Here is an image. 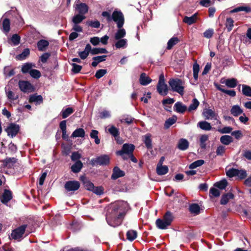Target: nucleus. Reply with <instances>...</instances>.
Returning a JSON list of instances; mask_svg holds the SVG:
<instances>
[{
  "label": "nucleus",
  "mask_w": 251,
  "mask_h": 251,
  "mask_svg": "<svg viewBox=\"0 0 251 251\" xmlns=\"http://www.w3.org/2000/svg\"><path fill=\"white\" fill-rule=\"evenodd\" d=\"M101 16L106 18L107 23H110L112 21L116 23L118 22V25H120L122 19L124 17L121 11L117 10L114 11L112 15L108 11H103L101 13Z\"/></svg>",
  "instance_id": "obj_2"
},
{
  "label": "nucleus",
  "mask_w": 251,
  "mask_h": 251,
  "mask_svg": "<svg viewBox=\"0 0 251 251\" xmlns=\"http://www.w3.org/2000/svg\"><path fill=\"white\" fill-rule=\"evenodd\" d=\"M204 207L202 205H190L189 209L191 214L197 215L204 210Z\"/></svg>",
  "instance_id": "obj_17"
},
{
  "label": "nucleus",
  "mask_w": 251,
  "mask_h": 251,
  "mask_svg": "<svg viewBox=\"0 0 251 251\" xmlns=\"http://www.w3.org/2000/svg\"><path fill=\"white\" fill-rule=\"evenodd\" d=\"M177 117L176 115L173 116L171 118L168 119L165 122L164 128L167 129L174 124L177 120Z\"/></svg>",
  "instance_id": "obj_33"
},
{
  "label": "nucleus",
  "mask_w": 251,
  "mask_h": 251,
  "mask_svg": "<svg viewBox=\"0 0 251 251\" xmlns=\"http://www.w3.org/2000/svg\"><path fill=\"white\" fill-rule=\"evenodd\" d=\"M214 34V30L212 28H209L206 30L203 33V36L207 39L212 37Z\"/></svg>",
  "instance_id": "obj_61"
},
{
  "label": "nucleus",
  "mask_w": 251,
  "mask_h": 251,
  "mask_svg": "<svg viewBox=\"0 0 251 251\" xmlns=\"http://www.w3.org/2000/svg\"><path fill=\"white\" fill-rule=\"evenodd\" d=\"M74 112V109L71 107L63 109L61 112V115L63 119L67 118Z\"/></svg>",
  "instance_id": "obj_31"
},
{
  "label": "nucleus",
  "mask_w": 251,
  "mask_h": 251,
  "mask_svg": "<svg viewBox=\"0 0 251 251\" xmlns=\"http://www.w3.org/2000/svg\"><path fill=\"white\" fill-rule=\"evenodd\" d=\"M20 130V126L18 125L15 123H10L5 131L7 133L8 136H11L12 137L15 136Z\"/></svg>",
  "instance_id": "obj_10"
},
{
  "label": "nucleus",
  "mask_w": 251,
  "mask_h": 251,
  "mask_svg": "<svg viewBox=\"0 0 251 251\" xmlns=\"http://www.w3.org/2000/svg\"><path fill=\"white\" fill-rule=\"evenodd\" d=\"M26 227L27 225H24L13 230L11 234V238L15 240L21 238L25 232Z\"/></svg>",
  "instance_id": "obj_8"
},
{
  "label": "nucleus",
  "mask_w": 251,
  "mask_h": 251,
  "mask_svg": "<svg viewBox=\"0 0 251 251\" xmlns=\"http://www.w3.org/2000/svg\"><path fill=\"white\" fill-rule=\"evenodd\" d=\"M83 167V163L80 160L76 161L71 167V171L74 173H79Z\"/></svg>",
  "instance_id": "obj_24"
},
{
  "label": "nucleus",
  "mask_w": 251,
  "mask_h": 251,
  "mask_svg": "<svg viewBox=\"0 0 251 251\" xmlns=\"http://www.w3.org/2000/svg\"><path fill=\"white\" fill-rule=\"evenodd\" d=\"M2 27L3 31L5 33L8 32L10 30V21L8 19L5 18L2 22Z\"/></svg>",
  "instance_id": "obj_52"
},
{
  "label": "nucleus",
  "mask_w": 251,
  "mask_h": 251,
  "mask_svg": "<svg viewBox=\"0 0 251 251\" xmlns=\"http://www.w3.org/2000/svg\"><path fill=\"white\" fill-rule=\"evenodd\" d=\"M85 135V132L83 128H78L76 129L71 136L72 138L84 137Z\"/></svg>",
  "instance_id": "obj_28"
},
{
  "label": "nucleus",
  "mask_w": 251,
  "mask_h": 251,
  "mask_svg": "<svg viewBox=\"0 0 251 251\" xmlns=\"http://www.w3.org/2000/svg\"><path fill=\"white\" fill-rule=\"evenodd\" d=\"M81 157V154L78 151H74L72 152L71 156L72 161H76Z\"/></svg>",
  "instance_id": "obj_64"
},
{
  "label": "nucleus",
  "mask_w": 251,
  "mask_h": 251,
  "mask_svg": "<svg viewBox=\"0 0 251 251\" xmlns=\"http://www.w3.org/2000/svg\"><path fill=\"white\" fill-rule=\"evenodd\" d=\"M152 79L148 76L146 73H142L140 76L139 82L143 86H146L150 83Z\"/></svg>",
  "instance_id": "obj_20"
},
{
  "label": "nucleus",
  "mask_w": 251,
  "mask_h": 251,
  "mask_svg": "<svg viewBox=\"0 0 251 251\" xmlns=\"http://www.w3.org/2000/svg\"><path fill=\"white\" fill-rule=\"evenodd\" d=\"M30 54V50L28 48L25 49L22 52L17 55L16 58L18 60H23L27 57Z\"/></svg>",
  "instance_id": "obj_41"
},
{
  "label": "nucleus",
  "mask_w": 251,
  "mask_h": 251,
  "mask_svg": "<svg viewBox=\"0 0 251 251\" xmlns=\"http://www.w3.org/2000/svg\"><path fill=\"white\" fill-rule=\"evenodd\" d=\"M137 236V231L134 230H130L126 233L127 239L130 241L135 240Z\"/></svg>",
  "instance_id": "obj_45"
},
{
  "label": "nucleus",
  "mask_w": 251,
  "mask_h": 251,
  "mask_svg": "<svg viewBox=\"0 0 251 251\" xmlns=\"http://www.w3.org/2000/svg\"><path fill=\"white\" fill-rule=\"evenodd\" d=\"M135 148V147L133 144L125 143L123 145L121 150L116 151V154L121 156L124 160H127V157L125 155V154L129 155L133 153Z\"/></svg>",
  "instance_id": "obj_4"
},
{
  "label": "nucleus",
  "mask_w": 251,
  "mask_h": 251,
  "mask_svg": "<svg viewBox=\"0 0 251 251\" xmlns=\"http://www.w3.org/2000/svg\"><path fill=\"white\" fill-rule=\"evenodd\" d=\"M43 99L41 95L33 94L30 96L29 99V102H37L39 104L43 102Z\"/></svg>",
  "instance_id": "obj_36"
},
{
  "label": "nucleus",
  "mask_w": 251,
  "mask_h": 251,
  "mask_svg": "<svg viewBox=\"0 0 251 251\" xmlns=\"http://www.w3.org/2000/svg\"><path fill=\"white\" fill-rule=\"evenodd\" d=\"M91 191L98 195H101L103 193V188L101 186L95 187L94 186V189Z\"/></svg>",
  "instance_id": "obj_63"
},
{
  "label": "nucleus",
  "mask_w": 251,
  "mask_h": 251,
  "mask_svg": "<svg viewBox=\"0 0 251 251\" xmlns=\"http://www.w3.org/2000/svg\"><path fill=\"white\" fill-rule=\"evenodd\" d=\"M124 205H108L106 207V219L110 226L116 227L121 223V219L126 214V210Z\"/></svg>",
  "instance_id": "obj_1"
},
{
  "label": "nucleus",
  "mask_w": 251,
  "mask_h": 251,
  "mask_svg": "<svg viewBox=\"0 0 251 251\" xmlns=\"http://www.w3.org/2000/svg\"><path fill=\"white\" fill-rule=\"evenodd\" d=\"M87 24L89 26L96 28H99L100 25V22L98 20L89 21L87 22Z\"/></svg>",
  "instance_id": "obj_60"
},
{
  "label": "nucleus",
  "mask_w": 251,
  "mask_h": 251,
  "mask_svg": "<svg viewBox=\"0 0 251 251\" xmlns=\"http://www.w3.org/2000/svg\"><path fill=\"white\" fill-rule=\"evenodd\" d=\"M85 18L86 17L85 16L78 14L75 15L73 17L72 22L74 23V24H79L81 23Z\"/></svg>",
  "instance_id": "obj_43"
},
{
  "label": "nucleus",
  "mask_w": 251,
  "mask_h": 251,
  "mask_svg": "<svg viewBox=\"0 0 251 251\" xmlns=\"http://www.w3.org/2000/svg\"><path fill=\"white\" fill-rule=\"evenodd\" d=\"M33 66H35L34 65H33L32 63H26L23 65L21 71L23 74H29L30 71L32 70L31 68Z\"/></svg>",
  "instance_id": "obj_44"
},
{
  "label": "nucleus",
  "mask_w": 251,
  "mask_h": 251,
  "mask_svg": "<svg viewBox=\"0 0 251 251\" xmlns=\"http://www.w3.org/2000/svg\"><path fill=\"white\" fill-rule=\"evenodd\" d=\"M209 195H210V197L213 196L215 197H217L220 196V192L218 189H217L214 187H212L210 189Z\"/></svg>",
  "instance_id": "obj_58"
},
{
  "label": "nucleus",
  "mask_w": 251,
  "mask_h": 251,
  "mask_svg": "<svg viewBox=\"0 0 251 251\" xmlns=\"http://www.w3.org/2000/svg\"><path fill=\"white\" fill-rule=\"evenodd\" d=\"M37 48L39 51H43L46 50L49 45L48 41L45 39H41L37 42Z\"/></svg>",
  "instance_id": "obj_23"
},
{
  "label": "nucleus",
  "mask_w": 251,
  "mask_h": 251,
  "mask_svg": "<svg viewBox=\"0 0 251 251\" xmlns=\"http://www.w3.org/2000/svg\"><path fill=\"white\" fill-rule=\"evenodd\" d=\"M72 65L73 66V68L72 69V71L74 74H77V73H79L82 68V66L77 65L75 63H72Z\"/></svg>",
  "instance_id": "obj_59"
},
{
  "label": "nucleus",
  "mask_w": 251,
  "mask_h": 251,
  "mask_svg": "<svg viewBox=\"0 0 251 251\" xmlns=\"http://www.w3.org/2000/svg\"><path fill=\"white\" fill-rule=\"evenodd\" d=\"M225 83L226 85L229 88H235L237 86L238 81L235 78L226 79L225 82H221Z\"/></svg>",
  "instance_id": "obj_26"
},
{
  "label": "nucleus",
  "mask_w": 251,
  "mask_h": 251,
  "mask_svg": "<svg viewBox=\"0 0 251 251\" xmlns=\"http://www.w3.org/2000/svg\"><path fill=\"white\" fill-rule=\"evenodd\" d=\"M198 126L201 129L204 130H210L212 129L210 124L206 121H201L198 124Z\"/></svg>",
  "instance_id": "obj_32"
},
{
  "label": "nucleus",
  "mask_w": 251,
  "mask_h": 251,
  "mask_svg": "<svg viewBox=\"0 0 251 251\" xmlns=\"http://www.w3.org/2000/svg\"><path fill=\"white\" fill-rule=\"evenodd\" d=\"M199 104L200 102L197 99L195 98L193 99L192 103L190 104L188 108V111L191 112L193 110H196L199 106Z\"/></svg>",
  "instance_id": "obj_47"
},
{
  "label": "nucleus",
  "mask_w": 251,
  "mask_h": 251,
  "mask_svg": "<svg viewBox=\"0 0 251 251\" xmlns=\"http://www.w3.org/2000/svg\"><path fill=\"white\" fill-rule=\"evenodd\" d=\"M108 132L114 137L120 134L119 128L116 127L113 125H109L107 129Z\"/></svg>",
  "instance_id": "obj_39"
},
{
  "label": "nucleus",
  "mask_w": 251,
  "mask_h": 251,
  "mask_svg": "<svg viewBox=\"0 0 251 251\" xmlns=\"http://www.w3.org/2000/svg\"><path fill=\"white\" fill-rule=\"evenodd\" d=\"M186 200V198L184 196L181 195L179 194H176L174 198L173 202L174 203H184V201ZM187 204V202H185Z\"/></svg>",
  "instance_id": "obj_42"
},
{
  "label": "nucleus",
  "mask_w": 251,
  "mask_h": 251,
  "mask_svg": "<svg viewBox=\"0 0 251 251\" xmlns=\"http://www.w3.org/2000/svg\"><path fill=\"white\" fill-rule=\"evenodd\" d=\"M234 195L231 192H228L223 194L222 196L220 204H227L229 201L233 199Z\"/></svg>",
  "instance_id": "obj_22"
},
{
  "label": "nucleus",
  "mask_w": 251,
  "mask_h": 251,
  "mask_svg": "<svg viewBox=\"0 0 251 251\" xmlns=\"http://www.w3.org/2000/svg\"><path fill=\"white\" fill-rule=\"evenodd\" d=\"M127 44L126 39H120L115 43V47L117 49L123 48Z\"/></svg>",
  "instance_id": "obj_56"
},
{
  "label": "nucleus",
  "mask_w": 251,
  "mask_h": 251,
  "mask_svg": "<svg viewBox=\"0 0 251 251\" xmlns=\"http://www.w3.org/2000/svg\"><path fill=\"white\" fill-rule=\"evenodd\" d=\"M80 179L82 181L84 187L86 190L91 191V190L94 189V184L91 182L85 176H81Z\"/></svg>",
  "instance_id": "obj_15"
},
{
  "label": "nucleus",
  "mask_w": 251,
  "mask_h": 251,
  "mask_svg": "<svg viewBox=\"0 0 251 251\" xmlns=\"http://www.w3.org/2000/svg\"><path fill=\"white\" fill-rule=\"evenodd\" d=\"M168 167L166 165H157L156 173L159 176L166 174L168 172Z\"/></svg>",
  "instance_id": "obj_29"
},
{
  "label": "nucleus",
  "mask_w": 251,
  "mask_h": 251,
  "mask_svg": "<svg viewBox=\"0 0 251 251\" xmlns=\"http://www.w3.org/2000/svg\"><path fill=\"white\" fill-rule=\"evenodd\" d=\"M174 110L177 113L183 114L187 109V107L180 101L176 102L174 106Z\"/></svg>",
  "instance_id": "obj_18"
},
{
  "label": "nucleus",
  "mask_w": 251,
  "mask_h": 251,
  "mask_svg": "<svg viewBox=\"0 0 251 251\" xmlns=\"http://www.w3.org/2000/svg\"><path fill=\"white\" fill-rule=\"evenodd\" d=\"M125 176V172L121 170L118 166H115L113 169L112 174L111 175V178L112 180H116L119 177H123Z\"/></svg>",
  "instance_id": "obj_14"
},
{
  "label": "nucleus",
  "mask_w": 251,
  "mask_h": 251,
  "mask_svg": "<svg viewBox=\"0 0 251 251\" xmlns=\"http://www.w3.org/2000/svg\"><path fill=\"white\" fill-rule=\"evenodd\" d=\"M234 21L231 18H227L226 19V26L228 32H230L234 26Z\"/></svg>",
  "instance_id": "obj_53"
},
{
  "label": "nucleus",
  "mask_w": 251,
  "mask_h": 251,
  "mask_svg": "<svg viewBox=\"0 0 251 251\" xmlns=\"http://www.w3.org/2000/svg\"><path fill=\"white\" fill-rule=\"evenodd\" d=\"M108 51L105 48H95L92 49V54L96 55L100 53H107Z\"/></svg>",
  "instance_id": "obj_54"
},
{
  "label": "nucleus",
  "mask_w": 251,
  "mask_h": 251,
  "mask_svg": "<svg viewBox=\"0 0 251 251\" xmlns=\"http://www.w3.org/2000/svg\"><path fill=\"white\" fill-rule=\"evenodd\" d=\"M157 90L158 93L162 96H164L168 94V86L165 83L164 76L163 74L159 75V80L157 85Z\"/></svg>",
  "instance_id": "obj_6"
},
{
  "label": "nucleus",
  "mask_w": 251,
  "mask_h": 251,
  "mask_svg": "<svg viewBox=\"0 0 251 251\" xmlns=\"http://www.w3.org/2000/svg\"><path fill=\"white\" fill-rule=\"evenodd\" d=\"M174 216L173 214L170 211L166 212L163 217V220H164L165 222L169 225H171Z\"/></svg>",
  "instance_id": "obj_40"
},
{
  "label": "nucleus",
  "mask_w": 251,
  "mask_h": 251,
  "mask_svg": "<svg viewBox=\"0 0 251 251\" xmlns=\"http://www.w3.org/2000/svg\"><path fill=\"white\" fill-rule=\"evenodd\" d=\"M19 86L20 90L24 93L32 92L35 90L33 85L28 81L20 80Z\"/></svg>",
  "instance_id": "obj_7"
},
{
  "label": "nucleus",
  "mask_w": 251,
  "mask_h": 251,
  "mask_svg": "<svg viewBox=\"0 0 251 251\" xmlns=\"http://www.w3.org/2000/svg\"><path fill=\"white\" fill-rule=\"evenodd\" d=\"M220 142L224 145H228L233 142V138L230 135H223L220 138Z\"/></svg>",
  "instance_id": "obj_30"
},
{
  "label": "nucleus",
  "mask_w": 251,
  "mask_h": 251,
  "mask_svg": "<svg viewBox=\"0 0 251 251\" xmlns=\"http://www.w3.org/2000/svg\"><path fill=\"white\" fill-rule=\"evenodd\" d=\"M144 137V143L146 147L149 150H151L153 147L152 140L151 139V135L150 133H147Z\"/></svg>",
  "instance_id": "obj_25"
},
{
  "label": "nucleus",
  "mask_w": 251,
  "mask_h": 251,
  "mask_svg": "<svg viewBox=\"0 0 251 251\" xmlns=\"http://www.w3.org/2000/svg\"><path fill=\"white\" fill-rule=\"evenodd\" d=\"M110 163V157L107 154H103L95 158H92L90 161V164L93 166H106Z\"/></svg>",
  "instance_id": "obj_5"
},
{
  "label": "nucleus",
  "mask_w": 251,
  "mask_h": 251,
  "mask_svg": "<svg viewBox=\"0 0 251 251\" xmlns=\"http://www.w3.org/2000/svg\"><path fill=\"white\" fill-rule=\"evenodd\" d=\"M80 187V183L76 180H69L66 181L64 188L67 192L75 191Z\"/></svg>",
  "instance_id": "obj_9"
},
{
  "label": "nucleus",
  "mask_w": 251,
  "mask_h": 251,
  "mask_svg": "<svg viewBox=\"0 0 251 251\" xmlns=\"http://www.w3.org/2000/svg\"><path fill=\"white\" fill-rule=\"evenodd\" d=\"M198 13H196L191 17L185 16L183 19V22L189 25H191L197 22Z\"/></svg>",
  "instance_id": "obj_21"
},
{
  "label": "nucleus",
  "mask_w": 251,
  "mask_h": 251,
  "mask_svg": "<svg viewBox=\"0 0 251 251\" xmlns=\"http://www.w3.org/2000/svg\"><path fill=\"white\" fill-rule=\"evenodd\" d=\"M240 11H245L247 13L251 12V8L249 6H239L230 11V13H234Z\"/></svg>",
  "instance_id": "obj_37"
},
{
  "label": "nucleus",
  "mask_w": 251,
  "mask_h": 251,
  "mask_svg": "<svg viewBox=\"0 0 251 251\" xmlns=\"http://www.w3.org/2000/svg\"><path fill=\"white\" fill-rule=\"evenodd\" d=\"M169 84L173 91L177 92L181 95L184 94V82L179 78H172L169 81Z\"/></svg>",
  "instance_id": "obj_3"
},
{
  "label": "nucleus",
  "mask_w": 251,
  "mask_h": 251,
  "mask_svg": "<svg viewBox=\"0 0 251 251\" xmlns=\"http://www.w3.org/2000/svg\"><path fill=\"white\" fill-rule=\"evenodd\" d=\"M29 74L32 77L35 79H38L41 76L40 72L36 69H32V70L30 71Z\"/></svg>",
  "instance_id": "obj_55"
},
{
  "label": "nucleus",
  "mask_w": 251,
  "mask_h": 251,
  "mask_svg": "<svg viewBox=\"0 0 251 251\" xmlns=\"http://www.w3.org/2000/svg\"><path fill=\"white\" fill-rule=\"evenodd\" d=\"M204 163V161L202 159L198 160L191 163L189 168L190 169H195L198 167L201 166Z\"/></svg>",
  "instance_id": "obj_51"
},
{
  "label": "nucleus",
  "mask_w": 251,
  "mask_h": 251,
  "mask_svg": "<svg viewBox=\"0 0 251 251\" xmlns=\"http://www.w3.org/2000/svg\"><path fill=\"white\" fill-rule=\"evenodd\" d=\"M238 169L233 168H230L226 171V176L230 178L236 176L238 175Z\"/></svg>",
  "instance_id": "obj_50"
},
{
  "label": "nucleus",
  "mask_w": 251,
  "mask_h": 251,
  "mask_svg": "<svg viewBox=\"0 0 251 251\" xmlns=\"http://www.w3.org/2000/svg\"><path fill=\"white\" fill-rule=\"evenodd\" d=\"M227 181L224 179L214 184V186L221 190L225 189L227 185Z\"/></svg>",
  "instance_id": "obj_46"
},
{
  "label": "nucleus",
  "mask_w": 251,
  "mask_h": 251,
  "mask_svg": "<svg viewBox=\"0 0 251 251\" xmlns=\"http://www.w3.org/2000/svg\"><path fill=\"white\" fill-rule=\"evenodd\" d=\"M20 36L17 34H13L11 38L12 42L15 45H17L20 43Z\"/></svg>",
  "instance_id": "obj_62"
},
{
  "label": "nucleus",
  "mask_w": 251,
  "mask_h": 251,
  "mask_svg": "<svg viewBox=\"0 0 251 251\" xmlns=\"http://www.w3.org/2000/svg\"><path fill=\"white\" fill-rule=\"evenodd\" d=\"M121 23L120 25H118V22H117L116 24H117V26L118 28V30L116 32L115 34V39L116 40H119L122 39L124 37L126 34V30L124 28H123V26L125 23V18L124 17L122 19Z\"/></svg>",
  "instance_id": "obj_11"
},
{
  "label": "nucleus",
  "mask_w": 251,
  "mask_h": 251,
  "mask_svg": "<svg viewBox=\"0 0 251 251\" xmlns=\"http://www.w3.org/2000/svg\"><path fill=\"white\" fill-rule=\"evenodd\" d=\"M12 199V193L10 190L4 189V191L0 197L1 202L3 204H6Z\"/></svg>",
  "instance_id": "obj_12"
},
{
  "label": "nucleus",
  "mask_w": 251,
  "mask_h": 251,
  "mask_svg": "<svg viewBox=\"0 0 251 251\" xmlns=\"http://www.w3.org/2000/svg\"><path fill=\"white\" fill-rule=\"evenodd\" d=\"M1 162L3 167L12 168L17 162V159L15 157H6L5 159L2 160Z\"/></svg>",
  "instance_id": "obj_13"
},
{
  "label": "nucleus",
  "mask_w": 251,
  "mask_h": 251,
  "mask_svg": "<svg viewBox=\"0 0 251 251\" xmlns=\"http://www.w3.org/2000/svg\"><path fill=\"white\" fill-rule=\"evenodd\" d=\"M99 131L97 130L93 129L90 133V137L95 139V142L96 144L98 145L100 143V139L98 137Z\"/></svg>",
  "instance_id": "obj_49"
},
{
  "label": "nucleus",
  "mask_w": 251,
  "mask_h": 251,
  "mask_svg": "<svg viewBox=\"0 0 251 251\" xmlns=\"http://www.w3.org/2000/svg\"><path fill=\"white\" fill-rule=\"evenodd\" d=\"M202 114L207 120L212 119L216 116L215 112L210 109H205Z\"/></svg>",
  "instance_id": "obj_34"
},
{
  "label": "nucleus",
  "mask_w": 251,
  "mask_h": 251,
  "mask_svg": "<svg viewBox=\"0 0 251 251\" xmlns=\"http://www.w3.org/2000/svg\"><path fill=\"white\" fill-rule=\"evenodd\" d=\"M156 226L159 228L161 229H166L168 226L170 225L168 224H167L165 221L162 219H157L156 220Z\"/></svg>",
  "instance_id": "obj_35"
},
{
  "label": "nucleus",
  "mask_w": 251,
  "mask_h": 251,
  "mask_svg": "<svg viewBox=\"0 0 251 251\" xmlns=\"http://www.w3.org/2000/svg\"><path fill=\"white\" fill-rule=\"evenodd\" d=\"M189 143L186 139L181 138L179 140L177 148L181 151H185L188 149Z\"/></svg>",
  "instance_id": "obj_19"
},
{
  "label": "nucleus",
  "mask_w": 251,
  "mask_h": 251,
  "mask_svg": "<svg viewBox=\"0 0 251 251\" xmlns=\"http://www.w3.org/2000/svg\"><path fill=\"white\" fill-rule=\"evenodd\" d=\"M230 113L234 117H237L243 114V111L239 105H234L231 108Z\"/></svg>",
  "instance_id": "obj_27"
},
{
  "label": "nucleus",
  "mask_w": 251,
  "mask_h": 251,
  "mask_svg": "<svg viewBox=\"0 0 251 251\" xmlns=\"http://www.w3.org/2000/svg\"><path fill=\"white\" fill-rule=\"evenodd\" d=\"M242 92L244 95L247 97H251V87L247 85H242Z\"/></svg>",
  "instance_id": "obj_48"
},
{
  "label": "nucleus",
  "mask_w": 251,
  "mask_h": 251,
  "mask_svg": "<svg viewBox=\"0 0 251 251\" xmlns=\"http://www.w3.org/2000/svg\"><path fill=\"white\" fill-rule=\"evenodd\" d=\"M107 72V70L106 69H100L96 72L95 76L97 78L100 79L104 76Z\"/></svg>",
  "instance_id": "obj_57"
},
{
  "label": "nucleus",
  "mask_w": 251,
  "mask_h": 251,
  "mask_svg": "<svg viewBox=\"0 0 251 251\" xmlns=\"http://www.w3.org/2000/svg\"><path fill=\"white\" fill-rule=\"evenodd\" d=\"M75 9L78 14L84 16L88 12L89 7L85 3L81 2L76 4Z\"/></svg>",
  "instance_id": "obj_16"
},
{
  "label": "nucleus",
  "mask_w": 251,
  "mask_h": 251,
  "mask_svg": "<svg viewBox=\"0 0 251 251\" xmlns=\"http://www.w3.org/2000/svg\"><path fill=\"white\" fill-rule=\"evenodd\" d=\"M179 41V39L176 37L171 38L167 43V49L168 50H171L175 45L177 44Z\"/></svg>",
  "instance_id": "obj_38"
}]
</instances>
